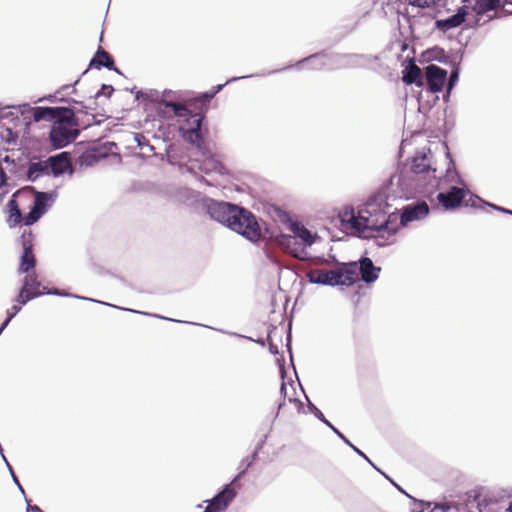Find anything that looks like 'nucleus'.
<instances>
[{"mask_svg": "<svg viewBox=\"0 0 512 512\" xmlns=\"http://www.w3.org/2000/svg\"><path fill=\"white\" fill-rule=\"evenodd\" d=\"M281 70H268L257 74L244 75L239 77H231L225 83L213 86L209 91H206L197 97L194 101L196 103L197 111L193 110L189 105L176 101H164V106L170 109L174 116L183 121L180 125V132L183 138L192 145L198 148L203 144L202 124L206 118V112L211 100L220 92L222 89L230 83L236 82L241 79L266 76L275 73H279Z\"/></svg>", "mask_w": 512, "mask_h": 512, "instance_id": "1", "label": "nucleus"}, {"mask_svg": "<svg viewBox=\"0 0 512 512\" xmlns=\"http://www.w3.org/2000/svg\"><path fill=\"white\" fill-rule=\"evenodd\" d=\"M388 188L383 187L371 195L356 212L353 207H345L339 214L341 225L356 232L372 231L373 222L380 221L388 213Z\"/></svg>", "mask_w": 512, "mask_h": 512, "instance_id": "2", "label": "nucleus"}, {"mask_svg": "<svg viewBox=\"0 0 512 512\" xmlns=\"http://www.w3.org/2000/svg\"><path fill=\"white\" fill-rule=\"evenodd\" d=\"M21 287L26 289V290H28L29 292L42 293V295H54V296H59V297L76 298V299H79V300L94 302V303H97V304L109 306V307H112V308L124 310V311L131 312V313L142 314V315H146V316H152V317H155V318H159V319H163V320H168V321H174V322H179V323H186V321L175 320V319H172V318L161 316L159 314H152V313H147V312H143V311H139V310H135V309H131V308H124V307H120V306H117V305H114V304H110V303H107V302H104V301L96 300V299H93V298H89V297H85V296H80V295L64 292V291L59 290L57 288H52V289L44 288L41 291L40 290L41 282L38 280V276H37L35 270H33L31 272H28V274H26L24 276V278L22 279ZM187 324L198 325V323H194V322H187ZM199 326H202V325L199 324ZM203 326L206 327L205 325H203Z\"/></svg>", "mask_w": 512, "mask_h": 512, "instance_id": "3", "label": "nucleus"}, {"mask_svg": "<svg viewBox=\"0 0 512 512\" xmlns=\"http://www.w3.org/2000/svg\"><path fill=\"white\" fill-rule=\"evenodd\" d=\"M467 28L475 29L484 26L494 19L512 14L504 8L505 4L512 5V0H471Z\"/></svg>", "mask_w": 512, "mask_h": 512, "instance_id": "4", "label": "nucleus"}, {"mask_svg": "<svg viewBox=\"0 0 512 512\" xmlns=\"http://www.w3.org/2000/svg\"><path fill=\"white\" fill-rule=\"evenodd\" d=\"M263 220L248 208L240 205L228 228L252 244H258L264 237Z\"/></svg>", "mask_w": 512, "mask_h": 512, "instance_id": "5", "label": "nucleus"}, {"mask_svg": "<svg viewBox=\"0 0 512 512\" xmlns=\"http://www.w3.org/2000/svg\"><path fill=\"white\" fill-rule=\"evenodd\" d=\"M78 119L75 111L70 108L69 114L57 119L51 126L48 134L49 144L54 150L67 147L79 136Z\"/></svg>", "mask_w": 512, "mask_h": 512, "instance_id": "6", "label": "nucleus"}, {"mask_svg": "<svg viewBox=\"0 0 512 512\" xmlns=\"http://www.w3.org/2000/svg\"><path fill=\"white\" fill-rule=\"evenodd\" d=\"M347 278L352 281V286L359 281L372 284L379 278L381 267L376 266L371 258L362 255L357 261L345 263Z\"/></svg>", "mask_w": 512, "mask_h": 512, "instance_id": "7", "label": "nucleus"}, {"mask_svg": "<svg viewBox=\"0 0 512 512\" xmlns=\"http://www.w3.org/2000/svg\"><path fill=\"white\" fill-rule=\"evenodd\" d=\"M410 171L416 175L426 180L427 178L432 177L435 181V187L437 189L442 188V182L446 181L449 177V173L451 171L450 167L446 170V177L444 179L438 178L435 175L436 169L432 167V153L430 149H421L415 152L413 157L411 158Z\"/></svg>", "mask_w": 512, "mask_h": 512, "instance_id": "8", "label": "nucleus"}, {"mask_svg": "<svg viewBox=\"0 0 512 512\" xmlns=\"http://www.w3.org/2000/svg\"><path fill=\"white\" fill-rule=\"evenodd\" d=\"M239 206L240 204L215 200L210 197L202 200V211L207 214L210 219L226 228L230 227V223Z\"/></svg>", "mask_w": 512, "mask_h": 512, "instance_id": "9", "label": "nucleus"}, {"mask_svg": "<svg viewBox=\"0 0 512 512\" xmlns=\"http://www.w3.org/2000/svg\"><path fill=\"white\" fill-rule=\"evenodd\" d=\"M306 278L310 284L323 286H352V281L347 278L345 263L340 268L331 270H310L306 273Z\"/></svg>", "mask_w": 512, "mask_h": 512, "instance_id": "10", "label": "nucleus"}, {"mask_svg": "<svg viewBox=\"0 0 512 512\" xmlns=\"http://www.w3.org/2000/svg\"><path fill=\"white\" fill-rule=\"evenodd\" d=\"M13 109H18L19 112L24 115L26 112L33 111V120L35 122H39L42 120L54 123L60 117H63V114H69L70 107L64 106H38L32 108L29 104H21L18 106H12Z\"/></svg>", "mask_w": 512, "mask_h": 512, "instance_id": "11", "label": "nucleus"}, {"mask_svg": "<svg viewBox=\"0 0 512 512\" xmlns=\"http://www.w3.org/2000/svg\"><path fill=\"white\" fill-rule=\"evenodd\" d=\"M448 71L436 64H428L424 69V81L427 93L437 94L443 91Z\"/></svg>", "mask_w": 512, "mask_h": 512, "instance_id": "12", "label": "nucleus"}, {"mask_svg": "<svg viewBox=\"0 0 512 512\" xmlns=\"http://www.w3.org/2000/svg\"><path fill=\"white\" fill-rule=\"evenodd\" d=\"M22 253L19 259V274H28L35 270L37 260L33 251V234L31 231H24L20 237Z\"/></svg>", "mask_w": 512, "mask_h": 512, "instance_id": "13", "label": "nucleus"}, {"mask_svg": "<svg viewBox=\"0 0 512 512\" xmlns=\"http://www.w3.org/2000/svg\"><path fill=\"white\" fill-rule=\"evenodd\" d=\"M305 398L307 399V408L308 411L313 414L320 422H322L325 426H327L339 439H341L347 446H349L357 455L362 457L367 463L373 465V462L370 458L361 451L358 447H356L338 428H336L318 409V407L312 403L308 396L304 393Z\"/></svg>", "mask_w": 512, "mask_h": 512, "instance_id": "14", "label": "nucleus"}, {"mask_svg": "<svg viewBox=\"0 0 512 512\" xmlns=\"http://www.w3.org/2000/svg\"><path fill=\"white\" fill-rule=\"evenodd\" d=\"M430 208L425 200L418 199L402 207L399 215L400 226L405 227L413 221H419L429 215Z\"/></svg>", "mask_w": 512, "mask_h": 512, "instance_id": "15", "label": "nucleus"}, {"mask_svg": "<svg viewBox=\"0 0 512 512\" xmlns=\"http://www.w3.org/2000/svg\"><path fill=\"white\" fill-rule=\"evenodd\" d=\"M49 175L54 178L63 176L64 174L73 175L75 168L71 162V155L67 151H62L48 158Z\"/></svg>", "mask_w": 512, "mask_h": 512, "instance_id": "16", "label": "nucleus"}, {"mask_svg": "<svg viewBox=\"0 0 512 512\" xmlns=\"http://www.w3.org/2000/svg\"><path fill=\"white\" fill-rule=\"evenodd\" d=\"M236 496L237 490L232 484H225L211 499L204 502L212 512H225Z\"/></svg>", "mask_w": 512, "mask_h": 512, "instance_id": "17", "label": "nucleus"}, {"mask_svg": "<svg viewBox=\"0 0 512 512\" xmlns=\"http://www.w3.org/2000/svg\"><path fill=\"white\" fill-rule=\"evenodd\" d=\"M467 193L468 190L452 185L447 191L439 192L436 199L445 210H451L463 204Z\"/></svg>", "mask_w": 512, "mask_h": 512, "instance_id": "18", "label": "nucleus"}, {"mask_svg": "<svg viewBox=\"0 0 512 512\" xmlns=\"http://www.w3.org/2000/svg\"><path fill=\"white\" fill-rule=\"evenodd\" d=\"M275 242L280 248H282L294 258L299 260H305L307 258V252L303 245L300 244L297 237L280 233L275 237Z\"/></svg>", "mask_w": 512, "mask_h": 512, "instance_id": "19", "label": "nucleus"}, {"mask_svg": "<svg viewBox=\"0 0 512 512\" xmlns=\"http://www.w3.org/2000/svg\"><path fill=\"white\" fill-rule=\"evenodd\" d=\"M469 11L470 6H468V4H462L454 14L445 19L436 20L435 27L442 32H447L462 25L463 23H467Z\"/></svg>", "mask_w": 512, "mask_h": 512, "instance_id": "20", "label": "nucleus"}, {"mask_svg": "<svg viewBox=\"0 0 512 512\" xmlns=\"http://www.w3.org/2000/svg\"><path fill=\"white\" fill-rule=\"evenodd\" d=\"M362 56L355 53H335L326 51V59L328 62L327 69H345L350 67H356L358 65V59Z\"/></svg>", "mask_w": 512, "mask_h": 512, "instance_id": "21", "label": "nucleus"}, {"mask_svg": "<svg viewBox=\"0 0 512 512\" xmlns=\"http://www.w3.org/2000/svg\"><path fill=\"white\" fill-rule=\"evenodd\" d=\"M91 68L97 70L106 68L110 71H114L117 74H122L121 71L115 66L113 57L100 46L98 47L93 57L90 59L88 68L82 73L80 77L85 75Z\"/></svg>", "mask_w": 512, "mask_h": 512, "instance_id": "22", "label": "nucleus"}, {"mask_svg": "<svg viewBox=\"0 0 512 512\" xmlns=\"http://www.w3.org/2000/svg\"><path fill=\"white\" fill-rule=\"evenodd\" d=\"M33 189V201L30 206L37 210L41 215H44L50 207L54 204L58 197L56 189L50 191H38L34 187Z\"/></svg>", "mask_w": 512, "mask_h": 512, "instance_id": "23", "label": "nucleus"}, {"mask_svg": "<svg viewBox=\"0 0 512 512\" xmlns=\"http://www.w3.org/2000/svg\"><path fill=\"white\" fill-rule=\"evenodd\" d=\"M26 180L29 182H35L42 176H50L48 168V159L41 160L39 158L29 159L26 162L25 171Z\"/></svg>", "mask_w": 512, "mask_h": 512, "instance_id": "24", "label": "nucleus"}, {"mask_svg": "<svg viewBox=\"0 0 512 512\" xmlns=\"http://www.w3.org/2000/svg\"><path fill=\"white\" fill-rule=\"evenodd\" d=\"M104 158H106L105 148H98L97 143L94 142L78 156V163L81 167H90Z\"/></svg>", "mask_w": 512, "mask_h": 512, "instance_id": "25", "label": "nucleus"}, {"mask_svg": "<svg viewBox=\"0 0 512 512\" xmlns=\"http://www.w3.org/2000/svg\"><path fill=\"white\" fill-rule=\"evenodd\" d=\"M399 218L397 214V209L394 211H390L388 209V213L384 217H381L378 224L376 222H373L372 224V231L374 232H387L390 236H394L398 232V227L393 226V224L397 221Z\"/></svg>", "mask_w": 512, "mask_h": 512, "instance_id": "26", "label": "nucleus"}, {"mask_svg": "<svg viewBox=\"0 0 512 512\" xmlns=\"http://www.w3.org/2000/svg\"><path fill=\"white\" fill-rule=\"evenodd\" d=\"M303 63H308L311 69L321 70L323 68H327L328 62L326 59V50H322L320 52H316L314 54L309 55L308 57L303 58L302 60L296 62L295 64L288 65L284 68H281V71L289 70L294 66H299Z\"/></svg>", "mask_w": 512, "mask_h": 512, "instance_id": "27", "label": "nucleus"}, {"mask_svg": "<svg viewBox=\"0 0 512 512\" xmlns=\"http://www.w3.org/2000/svg\"><path fill=\"white\" fill-rule=\"evenodd\" d=\"M402 74V80L405 84L425 87L424 73L413 61L404 68Z\"/></svg>", "mask_w": 512, "mask_h": 512, "instance_id": "28", "label": "nucleus"}, {"mask_svg": "<svg viewBox=\"0 0 512 512\" xmlns=\"http://www.w3.org/2000/svg\"><path fill=\"white\" fill-rule=\"evenodd\" d=\"M483 491V487H476L467 491L463 497L462 502H455L454 509L457 512L471 511V508L475 507L477 499L482 497Z\"/></svg>", "mask_w": 512, "mask_h": 512, "instance_id": "29", "label": "nucleus"}, {"mask_svg": "<svg viewBox=\"0 0 512 512\" xmlns=\"http://www.w3.org/2000/svg\"><path fill=\"white\" fill-rule=\"evenodd\" d=\"M452 59L453 56H448L443 48L439 46H433L421 53L419 61L427 63L437 61L439 63L448 65L450 62H452Z\"/></svg>", "mask_w": 512, "mask_h": 512, "instance_id": "30", "label": "nucleus"}, {"mask_svg": "<svg viewBox=\"0 0 512 512\" xmlns=\"http://www.w3.org/2000/svg\"><path fill=\"white\" fill-rule=\"evenodd\" d=\"M177 196L180 202L184 203L187 206H196L197 208L202 210V200L204 198H208L207 196L201 194L198 191H195L190 188H180L177 192Z\"/></svg>", "mask_w": 512, "mask_h": 512, "instance_id": "31", "label": "nucleus"}, {"mask_svg": "<svg viewBox=\"0 0 512 512\" xmlns=\"http://www.w3.org/2000/svg\"><path fill=\"white\" fill-rule=\"evenodd\" d=\"M511 493L507 489H501L497 494L494 492L482 495L481 498H478L475 503V508L478 512H483L488 506L492 504H496L505 497H510Z\"/></svg>", "mask_w": 512, "mask_h": 512, "instance_id": "32", "label": "nucleus"}, {"mask_svg": "<svg viewBox=\"0 0 512 512\" xmlns=\"http://www.w3.org/2000/svg\"><path fill=\"white\" fill-rule=\"evenodd\" d=\"M462 59H463V52L458 51L455 55H453L452 62H450V64H448L452 68V71H451L449 77L447 76V82H446L447 87H450V89H454L457 82L459 81L460 63H461Z\"/></svg>", "mask_w": 512, "mask_h": 512, "instance_id": "33", "label": "nucleus"}, {"mask_svg": "<svg viewBox=\"0 0 512 512\" xmlns=\"http://www.w3.org/2000/svg\"><path fill=\"white\" fill-rule=\"evenodd\" d=\"M6 208H7L8 214H9V218H8L9 226L15 227L22 220V214H21L18 202L16 200V193L13 194L12 197L8 200Z\"/></svg>", "mask_w": 512, "mask_h": 512, "instance_id": "34", "label": "nucleus"}, {"mask_svg": "<svg viewBox=\"0 0 512 512\" xmlns=\"http://www.w3.org/2000/svg\"><path fill=\"white\" fill-rule=\"evenodd\" d=\"M280 219L283 222H289V229L293 233V237H298V235L301 233V230L305 229L306 227L301 224L300 222L293 221L291 219V216L289 213L281 211L279 214Z\"/></svg>", "mask_w": 512, "mask_h": 512, "instance_id": "35", "label": "nucleus"}, {"mask_svg": "<svg viewBox=\"0 0 512 512\" xmlns=\"http://www.w3.org/2000/svg\"><path fill=\"white\" fill-rule=\"evenodd\" d=\"M40 296H42V293L29 292L28 290L21 287L19 289L18 295L15 297L14 301L17 303V305L22 307V306L26 305L28 302H30L31 300L36 299Z\"/></svg>", "mask_w": 512, "mask_h": 512, "instance_id": "36", "label": "nucleus"}, {"mask_svg": "<svg viewBox=\"0 0 512 512\" xmlns=\"http://www.w3.org/2000/svg\"><path fill=\"white\" fill-rule=\"evenodd\" d=\"M80 79H81V77H79V78H78V79H77V80L72 84V86H73V87H75V85H77V84L79 83ZM70 87H71V85H70V84L63 85V86H62V87H60V88H59L55 93L45 95V96H43V97H41V98L37 99V100L35 101V103L43 102V101H49V102H51V103H55V102H57V101H60L61 97H58L57 95H58V94H62V92H64V91L68 90ZM62 98H64V97L62 96Z\"/></svg>", "mask_w": 512, "mask_h": 512, "instance_id": "37", "label": "nucleus"}, {"mask_svg": "<svg viewBox=\"0 0 512 512\" xmlns=\"http://www.w3.org/2000/svg\"><path fill=\"white\" fill-rule=\"evenodd\" d=\"M297 238L299 239L300 244L303 245L304 249L306 250L307 247H310L315 243L317 235L313 234L309 229L305 228L301 230V233Z\"/></svg>", "mask_w": 512, "mask_h": 512, "instance_id": "38", "label": "nucleus"}, {"mask_svg": "<svg viewBox=\"0 0 512 512\" xmlns=\"http://www.w3.org/2000/svg\"><path fill=\"white\" fill-rule=\"evenodd\" d=\"M37 210H35L32 206H30L29 212L26 213L23 217V223L26 226H31L35 224L42 217Z\"/></svg>", "mask_w": 512, "mask_h": 512, "instance_id": "39", "label": "nucleus"}, {"mask_svg": "<svg viewBox=\"0 0 512 512\" xmlns=\"http://www.w3.org/2000/svg\"><path fill=\"white\" fill-rule=\"evenodd\" d=\"M134 141L141 149H147L149 152H154V147L150 144L149 140L141 133L133 134Z\"/></svg>", "mask_w": 512, "mask_h": 512, "instance_id": "40", "label": "nucleus"}, {"mask_svg": "<svg viewBox=\"0 0 512 512\" xmlns=\"http://www.w3.org/2000/svg\"><path fill=\"white\" fill-rule=\"evenodd\" d=\"M60 102L77 104V105L81 106L82 108H88V110H96V108H97V99H95L94 96L91 97V101L89 104H85L84 102L77 101L73 98H61Z\"/></svg>", "mask_w": 512, "mask_h": 512, "instance_id": "41", "label": "nucleus"}, {"mask_svg": "<svg viewBox=\"0 0 512 512\" xmlns=\"http://www.w3.org/2000/svg\"><path fill=\"white\" fill-rule=\"evenodd\" d=\"M473 197H475L476 200L482 202L483 205L488 206V207L492 208L493 210H496V211L501 212L503 214H507V215L512 216V210H510L508 208H505V207H502V206H498V205H496L494 203H490V202L484 201L483 199H481L480 197L475 196V195H471L470 200H472Z\"/></svg>", "mask_w": 512, "mask_h": 512, "instance_id": "42", "label": "nucleus"}, {"mask_svg": "<svg viewBox=\"0 0 512 512\" xmlns=\"http://www.w3.org/2000/svg\"><path fill=\"white\" fill-rule=\"evenodd\" d=\"M114 87L110 84H102L101 88L95 93L94 98L99 99L101 96L110 98L113 95Z\"/></svg>", "mask_w": 512, "mask_h": 512, "instance_id": "43", "label": "nucleus"}, {"mask_svg": "<svg viewBox=\"0 0 512 512\" xmlns=\"http://www.w3.org/2000/svg\"><path fill=\"white\" fill-rule=\"evenodd\" d=\"M5 465H6V468L7 470L9 471V474L12 478V481L13 483L16 485V487L18 488V490L20 491V493L23 495V497H25V491H24V488L23 486L21 485L18 477L16 476L15 472H14V469L13 467L11 466V464L9 463V461H6L4 462Z\"/></svg>", "mask_w": 512, "mask_h": 512, "instance_id": "44", "label": "nucleus"}, {"mask_svg": "<svg viewBox=\"0 0 512 512\" xmlns=\"http://www.w3.org/2000/svg\"><path fill=\"white\" fill-rule=\"evenodd\" d=\"M257 458V451H254L249 457H246L241 461L239 468L247 472V470L253 465Z\"/></svg>", "mask_w": 512, "mask_h": 512, "instance_id": "45", "label": "nucleus"}, {"mask_svg": "<svg viewBox=\"0 0 512 512\" xmlns=\"http://www.w3.org/2000/svg\"><path fill=\"white\" fill-rule=\"evenodd\" d=\"M376 471H378L385 479H387L394 487H396L398 489V491H400L401 493H403L404 495L407 496V492L400 486L396 483V481H394L389 475H387L385 472H383L382 470H380L374 463L373 465H371Z\"/></svg>", "mask_w": 512, "mask_h": 512, "instance_id": "46", "label": "nucleus"}, {"mask_svg": "<svg viewBox=\"0 0 512 512\" xmlns=\"http://www.w3.org/2000/svg\"><path fill=\"white\" fill-rule=\"evenodd\" d=\"M9 107L0 108V119H18L17 114L20 113L18 109L17 112H13L11 110H8Z\"/></svg>", "mask_w": 512, "mask_h": 512, "instance_id": "47", "label": "nucleus"}, {"mask_svg": "<svg viewBox=\"0 0 512 512\" xmlns=\"http://www.w3.org/2000/svg\"><path fill=\"white\" fill-rule=\"evenodd\" d=\"M433 512L436 511V510H439L440 512H449L452 508L454 509V505H455V502L450 504V503H438V502H435L433 503Z\"/></svg>", "mask_w": 512, "mask_h": 512, "instance_id": "48", "label": "nucleus"}, {"mask_svg": "<svg viewBox=\"0 0 512 512\" xmlns=\"http://www.w3.org/2000/svg\"><path fill=\"white\" fill-rule=\"evenodd\" d=\"M407 497L409 499H411L413 502L417 503L419 505V510H423V512H425V510L430 508L431 505H432V502L424 501V500H418L415 497L411 496L410 494H407Z\"/></svg>", "mask_w": 512, "mask_h": 512, "instance_id": "49", "label": "nucleus"}, {"mask_svg": "<svg viewBox=\"0 0 512 512\" xmlns=\"http://www.w3.org/2000/svg\"><path fill=\"white\" fill-rule=\"evenodd\" d=\"M25 171H26V163L18 164L16 162V166L11 165V167L9 168V172L16 176H20L22 173L25 174Z\"/></svg>", "mask_w": 512, "mask_h": 512, "instance_id": "50", "label": "nucleus"}, {"mask_svg": "<svg viewBox=\"0 0 512 512\" xmlns=\"http://www.w3.org/2000/svg\"><path fill=\"white\" fill-rule=\"evenodd\" d=\"M21 311V306L14 304L6 311V317L8 321H12L13 318Z\"/></svg>", "mask_w": 512, "mask_h": 512, "instance_id": "51", "label": "nucleus"}, {"mask_svg": "<svg viewBox=\"0 0 512 512\" xmlns=\"http://www.w3.org/2000/svg\"><path fill=\"white\" fill-rule=\"evenodd\" d=\"M273 424V422L271 423ZM272 430V425H270L269 429H268V432L265 433L262 438L258 441V443L256 444V447H255V450L254 451H257V455L259 454V452L262 450V448L264 447L266 441H267V438H268V434L269 432Z\"/></svg>", "mask_w": 512, "mask_h": 512, "instance_id": "52", "label": "nucleus"}, {"mask_svg": "<svg viewBox=\"0 0 512 512\" xmlns=\"http://www.w3.org/2000/svg\"><path fill=\"white\" fill-rule=\"evenodd\" d=\"M4 139L9 144L16 143V141L18 139V135L11 128H7L6 129V137Z\"/></svg>", "mask_w": 512, "mask_h": 512, "instance_id": "53", "label": "nucleus"}, {"mask_svg": "<svg viewBox=\"0 0 512 512\" xmlns=\"http://www.w3.org/2000/svg\"><path fill=\"white\" fill-rule=\"evenodd\" d=\"M97 146H98V148H105V150H106V158H107L111 154V149L113 147H116V144L114 142H111V141H106L104 143H97Z\"/></svg>", "mask_w": 512, "mask_h": 512, "instance_id": "54", "label": "nucleus"}, {"mask_svg": "<svg viewBox=\"0 0 512 512\" xmlns=\"http://www.w3.org/2000/svg\"><path fill=\"white\" fill-rule=\"evenodd\" d=\"M246 474V471L243 469H240V471L235 475V477L229 482L228 484H232V487H235V485L238 483V481Z\"/></svg>", "mask_w": 512, "mask_h": 512, "instance_id": "55", "label": "nucleus"}, {"mask_svg": "<svg viewBox=\"0 0 512 512\" xmlns=\"http://www.w3.org/2000/svg\"><path fill=\"white\" fill-rule=\"evenodd\" d=\"M375 243L378 247H384L385 245H387L383 234H378L375 237Z\"/></svg>", "mask_w": 512, "mask_h": 512, "instance_id": "56", "label": "nucleus"}, {"mask_svg": "<svg viewBox=\"0 0 512 512\" xmlns=\"http://www.w3.org/2000/svg\"><path fill=\"white\" fill-rule=\"evenodd\" d=\"M269 352L272 355H276L279 353L278 346L276 344L272 343L271 341H269Z\"/></svg>", "mask_w": 512, "mask_h": 512, "instance_id": "57", "label": "nucleus"}, {"mask_svg": "<svg viewBox=\"0 0 512 512\" xmlns=\"http://www.w3.org/2000/svg\"><path fill=\"white\" fill-rule=\"evenodd\" d=\"M452 90H453V89H450V87H447V86H446V91H445V93L443 94V101H444V102H446V103H447V102L449 101L450 96H451V93H452Z\"/></svg>", "mask_w": 512, "mask_h": 512, "instance_id": "58", "label": "nucleus"}, {"mask_svg": "<svg viewBox=\"0 0 512 512\" xmlns=\"http://www.w3.org/2000/svg\"><path fill=\"white\" fill-rule=\"evenodd\" d=\"M3 162L6 163V164H9L10 166L13 165V166H16V161L15 159L11 158L10 156H5L3 158Z\"/></svg>", "mask_w": 512, "mask_h": 512, "instance_id": "59", "label": "nucleus"}, {"mask_svg": "<svg viewBox=\"0 0 512 512\" xmlns=\"http://www.w3.org/2000/svg\"><path fill=\"white\" fill-rule=\"evenodd\" d=\"M8 182V176L6 172L4 171V175L0 176V188L3 186H6Z\"/></svg>", "mask_w": 512, "mask_h": 512, "instance_id": "60", "label": "nucleus"}, {"mask_svg": "<svg viewBox=\"0 0 512 512\" xmlns=\"http://www.w3.org/2000/svg\"><path fill=\"white\" fill-rule=\"evenodd\" d=\"M289 402L297 404L298 411H300V409L303 407V402L297 398H289Z\"/></svg>", "mask_w": 512, "mask_h": 512, "instance_id": "61", "label": "nucleus"}, {"mask_svg": "<svg viewBox=\"0 0 512 512\" xmlns=\"http://www.w3.org/2000/svg\"><path fill=\"white\" fill-rule=\"evenodd\" d=\"M286 393H287V388H286V384L284 382L281 383V387H280V394L285 397L286 396Z\"/></svg>", "mask_w": 512, "mask_h": 512, "instance_id": "62", "label": "nucleus"}, {"mask_svg": "<svg viewBox=\"0 0 512 512\" xmlns=\"http://www.w3.org/2000/svg\"><path fill=\"white\" fill-rule=\"evenodd\" d=\"M0 455H1V458H2L3 462L8 461L6 456L4 455V449H3L1 444H0Z\"/></svg>", "mask_w": 512, "mask_h": 512, "instance_id": "63", "label": "nucleus"}, {"mask_svg": "<svg viewBox=\"0 0 512 512\" xmlns=\"http://www.w3.org/2000/svg\"><path fill=\"white\" fill-rule=\"evenodd\" d=\"M507 512H512V501L509 503L507 509H506Z\"/></svg>", "mask_w": 512, "mask_h": 512, "instance_id": "64", "label": "nucleus"}]
</instances>
